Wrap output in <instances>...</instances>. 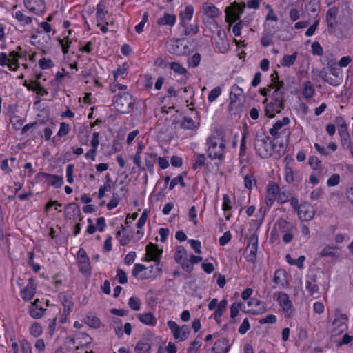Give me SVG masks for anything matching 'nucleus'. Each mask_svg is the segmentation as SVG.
Segmentation results:
<instances>
[{"instance_id":"20e7f679","label":"nucleus","mask_w":353,"mask_h":353,"mask_svg":"<svg viewBox=\"0 0 353 353\" xmlns=\"http://www.w3.org/2000/svg\"><path fill=\"white\" fill-rule=\"evenodd\" d=\"M168 52L177 56L185 55L189 52L188 41L184 39H172L166 43Z\"/></svg>"},{"instance_id":"774afa93","label":"nucleus","mask_w":353,"mask_h":353,"mask_svg":"<svg viewBox=\"0 0 353 353\" xmlns=\"http://www.w3.org/2000/svg\"><path fill=\"white\" fill-rule=\"evenodd\" d=\"M340 181V176L338 174H332L327 181V185L329 187L337 185Z\"/></svg>"},{"instance_id":"79ce46f5","label":"nucleus","mask_w":353,"mask_h":353,"mask_svg":"<svg viewBox=\"0 0 353 353\" xmlns=\"http://www.w3.org/2000/svg\"><path fill=\"white\" fill-rule=\"evenodd\" d=\"M297 58V52H294L290 55H285L281 60V65L283 67L292 66Z\"/></svg>"},{"instance_id":"680f3d73","label":"nucleus","mask_w":353,"mask_h":353,"mask_svg":"<svg viewBox=\"0 0 353 353\" xmlns=\"http://www.w3.org/2000/svg\"><path fill=\"white\" fill-rule=\"evenodd\" d=\"M111 190V184L110 181H106L103 186H101L98 192V198L102 199L104 197L105 192Z\"/></svg>"},{"instance_id":"de8ad7c7","label":"nucleus","mask_w":353,"mask_h":353,"mask_svg":"<svg viewBox=\"0 0 353 353\" xmlns=\"http://www.w3.org/2000/svg\"><path fill=\"white\" fill-rule=\"evenodd\" d=\"M105 14L106 10L105 8L102 5H98L97 11V26H100L101 23L105 22Z\"/></svg>"},{"instance_id":"6ab92c4d","label":"nucleus","mask_w":353,"mask_h":353,"mask_svg":"<svg viewBox=\"0 0 353 353\" xmlns=\"http://www.w3.org/2000/svg\"><path fill=\"white\" fill-rule=\"evenodd\" d=\"M248 306L250 308L247 312L252 314H262L267 310L265 303L257 299H251L248 302Z\"/></svg>"},{"instance_id":"c9c22d12","label":"nucleus","mask_w":353,"mask_h":353,"mask_svg":"<svg viewBox=\"0 0 353 353\" xmlns=\"http://www.w3.org/2000/svg\"><path fill=\"white\" fill-rule=\"evenodd\" d=\"M70 130V126L68 123L62 122L60 123V127L59 129L58 132L57 133L56 136L54 137L52 139V141L53 142L54 145H57V138H61L64 136H66Z\"/></svg>"},{"instance_id":"39448f33","label":"nucleus","mask_w":353,"mask_h":353,"mask_svg":"<svg viewBox=\"0 0 353 353\" xmlns=\"http://www.w3.org/2000/svg\"><path fill=\"white\" fill-rule=\"evenodd\" d=\"M132 97L128 92L119 94L114 101V107L117 112L121 114L128 113L134 104Z\"/></svg>"},{"instance_id":"e433bc0d","label":"nucleus","mask_w":353,"mask_h":353,"mask_svg":"<svg viewBox=\"0 0 353 353\" xmlns=\"http://www.w3.org/2000/svg\"><path fill=\"white\" fill-rule=\"evenodd\" d=\"M157 159V154L155 153H146L145 156V165L150 174H153L154 172V163Z\"/></svg>"},{"instance_id":"9d476101","label":"nucleus","mask_w":353,"mask_h":353,"mask_svg":"<svg viewBox=\"0 0 353 353\" xmlns=\"http://www.w3.org/2000/svg\"><path fill=\"white\" fill-rule=\"evenodd\" d=\"M347 329V317L343 314H336L332 322L330 332L334 336H337Z\"/></svg>"},{"instance_id":"f3484780","label":"nucleus","mask_w":353,"mask_h":353,"mask_svg":"<svg viewBox=\"0 0 353 353\" xmlns=\"http://www.w3.org/2000/svg\"><path fill=\"white\" fill-rule=\"evenodd\" d=\"M297 213L301 221H308L314 218L315 211L314 207L311 204L303 203L299 206Z\"/></svg>"},{"instance_id":"473e14b6","label":"nucleus","mask_w":353,"mask_h":353,"mask_svg":"<svg viewBox=\"0 0 353 353\" xmlns=\"http://www.w3.org/2000/svg\"><path fill=\"white\" fill-rule=\"evenodd\" d=\"M176 21V16L169 13H165L162 17L157 20V24L159 26H173Z\"/></svg>"},{"instance_id":"052dcab7","label":"nucleus","mask_w":353,"mask_h":353,"mask_svg":"<svg viewBox=\"0 0 353 353\" xmlns=\"http://www.w3.org/2000/svg\"><path fill=\"white\" fill-rule=\"evenodd\" d=\"M148 214H149V211L147 209H145L143 210V212H142L140 218L139 219V220L137 223V227L139 229H141L145 224L146 220L148 216Z\"/></svg>"},{"instance_id":"58836bf2","label":"nucleus","mask_w":353,"mask_h":353,"mask_svg":"<svg viewBox=\"0 0 353 353\" xmlns=\"http://www.w3.org/2000/svg\"><path fill=\"white\" fill-rule=\"evenodd\" d=\"M181 127L185 130H189L192 132H194L199 128V123L195 122L190 117H185L181 124Z\"/></svg>"},{"instance_id":"338daca9","label":"nucleus","mask_w":353,"mask_h":353,"mask_svg":"<svg viewBox=\"0 0 353 353\" xmlns=\"http://www.w3.org/2000/svg\"><path fill=\"white\" fill-rule=\"evenodd\" d=\"M276 321V317L274 314H268L265 317L261 318L259 320V323L261 324H266V323H274Z\"/></svg>"},{"instance_id":"37998d69","label":"nucleus","mask_w":353,"mask_h":353,"mask_svg":"<svg viewBox=\"0 0 353 353\" xmlns=\"http://www.w3.org/2000/svg\"><path fill=\"white\" fill-rule=\"evenodd\" d=\"M151 348L150 343L148 341H141L135 346L137 353H149Z\"/></svg>"},{"instance_id":"2f4dec72","label":"nucleus","mask_w":353,"mask_h":353,"mask_svg":"<svg viewBox=\"0 0 353 353\" xmlns=\"http://www.w3.org/2000/svg\"><path fill=\"white\" fill-rule=\"evenodd\" d=\"M13 17L21 26L30 25L32 23V19L27 15L24 11L17 10L13 14Z\"/></svg>"},{"instance_id":"ddd939ff","label":"nucleus","mask_w":353,"mask_h":353,"mask_svg":"<svg viewBox=\"0 0 353 353\" xmlns=\"http://www.w3.org/2000/svg\"><path fill=\"white\" fill-rule=\"evenodd\" d=\"M145 261H154L157 263V266H159V263L162 256L163 250L156 244L149 243L145 248Z\"/></svg>"},{"instance_id":"bb28decb","label":"nucleus","mask_w":353,"mask_h":353,"mask_svg":"<svg viewBox=\"0 0 353 353\" xmlns=\"http://www.w3.org/2000/svg\"><path fill=\"white\" fill-rule=\"evenodd\" d=\"M319 257H332L339 259L341 256L340 249L336 246L326 245L318 252Z\"/></svg>"},{"instance_id":"c85d7f7f","label":"nucleus","mask_w":353,"mask_h":353,"mask_svg":"<svg viewBox=\"0 0 353 353\" xmlns=\"http://www.w3.org/2000/svg\"><path fill=\"white\" fill-rule=\"evenodd\" d=\"M39 299H36L29 307V313L34 319H39L44 314L45 310L39 305Z\"/></svg>"},{"instance_id":"8fccbe9b","label":"nucleus","mask_w":353,"mask_h":353,"mask_svg":"<svg viewBox=\"0 0 353 353\" xmlns=\"http://www.w3.org/2000/svg\"><path fill=\"white\" fill-rule=\"evenodd\" d=\"M256 184V179L252 173L247 174L244 177V185L248 189H252Z\"/></svg>"},{"instance_id":"412c9836","label":"nucleus","mask_w":353,"mask_h":353,"mask_svg":"<svg viewBox=\"0 0 353 353\" xmlns=\"http://www.w3.org/2000/svg\"><path fill=\"white\" fill-rule=\"evenodd\" d=\"M279 188L275 183H269L266 188L265 204L271 207L277 198Z\"/></svg>"},{"instance_id":"393cba45","label":"nucleus","mask_w":353,"mask_h":353,"mask_svg":"<svg viewBox=\"0 0 353 353\" xmlns=\"http://www.w3.org/2000/svg\"><path fill=\"white\" fill-rule=\"evenodd\" d=\"M254 145L258 154L261 157L265 158L271 154L270 143L263 139H256Z\"/></svg>"},{"instance_id":"0eeeda50","label":"nucleus","mask_w":353,"mask_h":353,"mask_svg":"<svg viewBox=\"0 0 353 353\" xmlns=\"http://www.w3.org/2000/svg\"><path fill=\"white\" fill-rule=\"evenodd\" d=\"M245 8V3H232L225 9V21L231 25L239 20Z\"/></svg>"},{"instance_id":"0e129e2a","label":"nucleus","mask_w":353,"mask_h":353,"mask_svg":"<svg viewBox=\"0 0 353 353\" xmlns=\"http://www.w3.org/2000/svg\"><path fill=\"white\" fill-rule=\"evenodd\" d=\"M59 44L62 47V51L63 54H66L68 52V48L70 46V44L72 43L71 39H70L68 37L59 40Z\"/></svg>"},{"instance_id":"f03ea898","label":"nucleus","mask_w":353,"mask_h":353,"mask_svg":"<svg viewBox=\"0 0 353 353\" xmlns=\"http://www.w3.org/2000/svg\"><path fill=\"white\" fill-rule=\"evenodd\" d=\"M207 154L212 160L222 161L225 153L226 141L219 135H212L207 140Z\"/></svg>"},{"instance_id":"423d86ee","label":"nucleus","mask_w":353,"mask_h":353,"mask_svg":"<svg viewBox=\"0 0 353 353\" xmlns=\"http://www.w3.org/2000/svg\"><path fill=\"white\" fill-rule=\"evenodd\" d=\"M292 224L283 219H279L274 224L270 232V242L275 243L279 241L282 235L291 228Z\"/></svg>"},{"instance_id":"9b49d317","label":"nucleus","mask_w":353,"mask_h":353,"mask_svg":"<svg viewBox=\"0 0 353 353\" xmlns=\"http://www.w3.org/2000/svg\"><path fill=\"white\" fill-rule=\"evenodd\" d=\"M274 298L279 303L285 317H290L293 313L294 309L292 301L289 296L283 292H276Z\"/></svg>"},{"instance_id":"69168bd1","label":"nucleus","mask_w":353,"mask_h":353,"mask_svg":"<svg viewBox=\"0 0 353 353\" xmlns=\"http://www.w3.org/2000/svg\"><path fill=\"white\" fill-rule=\"evenodd\" d=\"M305 288L311 295L314 294L319 291L318 285L312 281H307Z\"/></svg>"},{"instance_id":"f8f14e48","label":"nucleus","mask_w":353,"mask_h":353,"mask_svg":"<svg viewBox=\"0 0 353 353\" xmlns=\"http://www.w3.org/2000/svg\"><path fill=\"white\" fill-rule=\"evenodd\" d=\"M19 57H21V55L15 53V51L10 52L8 56L5 52H1L0 65H7L10 70L17 71L19 67L18 62Z\"/></svg>"},{"instance_id":"603ef678","label":"nucleus","mask_w":353,"mask_h":353,"mask_svg":"<svg viewBox=\"0 0 353 353\" xmlns=\"http://www.w3.org/2000/svg\"><path fill=\"white\" fill-rule=\"evenodd\" d=\"M170 68L176 74H185L187 72V70L179 62H171Z\"/></svg>"},{"instance_id":"b1692460","label":"nucleus","mask_w":353,"mask_h":353,"mask_svg":"<svg viewBox=\"0 0 353 353\" xmlns=\"http://www.w3.org/2000/svg\"><path fill=\"white\" fill-rule=\"evenodd\" d=\"M201 12L206 18L213 19L218 17L221 12L214 4L211 3H203L201 8Z\"/></svg>"},{"instance_id":"3c124183","label":"nucleus","mask_w":353,"mask_h":353,"mask_svg":"<svg viewBox=\"0 0 353 353\" xmlns=\"http://www.w3.org/2000/svg\"><path fill=\"white\" fill-rule=\"evenodd\" d=\"M240 310L245 311L243 304L241 303H234L230 306V317L234 319L239 313Z\"/></svg>"},{"instance_id":"c756f323","label":"nucleus","mask_w":353,"mask_h":353,"mask_svg":"<svg viewBox=\"0 0 353 353\" xmlns=\"http://www.w3.org/2000/svg\"><path fill=\"white\" fill-rule=\"evenodd\" d=\"M137 317L143 324L148 326H155L157 322L155 316L150 312L139 314Z\"/></svg>"},{"instance_id":"c03bdc74","label":"nucleus","mask_w":353,"mask_h":353,"mask_svg":"<svg viewBox=\"0 0 353 353\" xmlns=\"http://www.w3.org/2000/svg\"><path fill=\"white\" fill-rule=\"evenodd\" d=\"M308 163L312 170L319 174H321L322 171V165L318 157L314 156L310 157L309 158Z\"/></svg>"},{"instance_id":"4c0bfd02","label":"nucleus","mask_w":353,"mask_h":353,"mask_svg":"<svg viewBox=\"0 0 353 353\" xmlns=\"http://www.w3.org/2000/svg\"><path fill=\"white\" fill-rule=\"evenodd\" d=\"M302 93L305 99H311L314 95L315 89L310 81H307L303 83Z\"/></svg>"},{"instance_id":"2eb2a0df","label":"nucleus","mask_w":353,"mask_h":353,"mask_svg":"<svg viewBox=\"0 0 353 353\" xmlns=\"http://www.w3.org/2000/svg\"><path fill=\"white\" fill-rule=\"evenodd\" d=\"M24 6L30 12L36 15H42L46 12L44 0H23Z\"/></svg>"},{"instance_id":"f704fd0d","label":"nucleus","mask_w":353,"mask_h":353,"mask_svg":"<svg viewBox=\"0 0 353 353\" xmlns=\"http://www.w3.org/2000/svg\"><path fill=\"white\" fill-rule=\"evenodd\" d=\"M83 322L90 327L97 329L101 326L100 319L94 314H88L83 319Z\"/></svg>"},{"instance_id":"864d4df0","label":"nucleus","mask_w":353,"mask_h":353,"mask_svg":"<svg viewBox=\"0 0 353 353\" xmlns=\"http://www.w3.org/2000/svg\"><path fill=\"white\" fill-rule=\"evenodd\" d=\"M216 46L219 52L222 54H225L229 50L228 42L222 38L216 42Z\"/></svg>"},{"instance_id":"ea45409f","label":"nucleus","mask_w":353,"mask_h":353,"mask_svg":"<svg viewBox=\"0 0 353 353\" xmlns=\"http://www.w3.org/2000/svg\"><path fill=\"white\" fill-rule=\"evenodd\" d=\"M296 172H294L291 166L286 165L284 168V177L287 183H292L294 182L297 177H296Z\"/></svg>"},{"instance_id":"4be33fe9","label":"nucleus","mask_w":353,"mask_h":353,"mask_svg":"<svg viewBox=\"0 0 353 353\" xmlns=\"http://www.w3.org/2000/svg\"><path fill=\"white\" fill-rule=\"evenodd\" d=\"M258 250V241L252 238L245 250V257L248 261L254 262L256 259Z\"/></svg>"},{"instance_id":"5701e85b","label":"nucleus","mask_w":353,"mask_h":353,"mask_svg":"<svg viewBox=\"0 0 353 353\" xmlns=\"http://www.w3.org/2000/svg\"><path fill=\"white\" fill-rule=\"evenodd\" d=\"M290 123L288 117H283L281 120L277 121L272 128L270 129V134L275 138L279 137L283 132V128Z\"/></svg>"},{"instance_id":"bf43d9fd","label":"nucleus","mask_w":353,"mask_h":353,"mask_svg":"<svg viewBox=\"0 0 353 353\" xmlns=\"http://www.w3.org/2000/svg\"><path fill=\"white\" fill-rule=\"evenodd\" d=\"M185 28L184 32L185 35H194L199 32V26L197 24H190L183 27Z\"/></svg>"},{"instance_id":"72a5a7b5","label":"nucleus","mask_w":353,"mask_h":353,"mask_svg":"<svg viewBox=\"0 0 353 353\" xmlns=\"http://www.w3.org/2000/svg\"><path fill=\"white\" fill-rule=\"evenodd\" d=\"M129 66L127 63H123L121 65L119 66L116 70L112 72L114 81H118L119 79H124L125 76L128 74Z\"/></svg>"},{"instance_id":"a878e982","label":"nucleus","mask_w":353,"mask_h":353,"mask_svg":"<svg viewBox=\"0 0 353 353\" xmlns=\"http://www.w3.org/2000/svg\"><path fill=\"white\" fill-rule=\"evenodd\" d=\"M194 12V7L192 5H188L185 8L179 12L180 25L182 27H185L188 22H189L193 17Z\"/></svg>"},{"instance_id":"4d7b16f0","label":"nucleus","mask_w":353,"mask_h":353,"mask_svg":"<svg viewBox=\"0 0 353 353\" xmlns=\"http://www.w3.org/2000/svg\"><path fill=\"white\" fill-rule=\"evenodd\" d=\"M41 325L38 323H33L30 327V333L34 337H38L42 334Z\"/></svg>"},{"instance_id":"6e6552de","label":"nucleus","mask_w":353,"mask_h":353,"mask_svg":"<svg viewBox=\"0 0 353 353\" xmlns=\"http://www.w3.org/2000/svg\"><path fill=\"white\" fill-rule=\"evenodd\" d=\"M227 305L228 301L226 299H224L218 302V299L216 298L212 299L208 305L209 310H214L212 317L218 325H221V319L226 310Z\"/></svg>"},{"instance_id":"13d9d810","label":"nucleus","mask_w":353,"mask_h":353,"mask_svg":"<svg viewBox=\"0 0 353 353\" xmlns=\"http://www.w3.org/2000/svg\"><path fill=\"white\" fill-rule=\"evenodd\" d=\"M221 89L219 87H216L212 90L208 97V101L210 103L214 102L221 95Z\"/></svg>"},{"instance_id":"a18cd8bd","label":"nucleus","mask_w":353,"mask_h":353,"mask_svg":"<svg viewBox=\"0 0 353 353\" xmlns=\"http://www.w3.org/2000/svg\"><path fill=\"white\" fill-rule=\"evenodd\" d=\"M285 258L289 264L296 265L299 268H302L303 267V263L305 260V257L303 255L300 256L298 259H294L290 256V254H287Z\"/></svg>"},{"instance_id":"cd10ccee","label":"nucleus","mask_w":353,"mask_h":353,"mask_svg":"<svg viewBox=\"0 0 353 353\" xmlns=\"http://www.w3.org/2000/svg\"><path fill=\"white\" fill-rule=\"evenodd\" d=\"M230 348V343L228 339L221 338L217 340L212 349L213 353H228Z\"/></svg>"},{"instance_id":"dca6fc26","label":"nucleus","mask_w":353,"mask_h":353,"mask_svg":"<svg viewBox=\"0 0 353 353\" xmlns=\"http://www.w3.org/2000/svg\"><path fill=\"white\" fill-rule=\"evenodd\" d=\"M37 179L44 181L48 185H50L57 188L61 187L63 183L62 176L45 172H39L37 174Z\"/></svg>"},{"instance_id":"aec40b11","label":"nucleus","mask_w":353,"mask_h":353,"mask_svg":"<svg viewBox=\"0 0 353 353\" xmlns=\"http://www.w3.org/2000/svg\"><path fill=\"white\" fill-rule=\"evenodd\" d=\"M71 341L75 345V349L79 350L80 348H84L88 345L90 344L92 341V339L85 333L79 332L76 334Z\"/></svg>"},{"instance_id":"7c9ffc66","label":"nucleus","mask_w":353,"mask_h":353,"mask_svg":"<svg viewBox=\"0 0 353 353\" xmlns=\"http://www.w3.org/2000/svg\"><path fill=\"white\" fill-rule=\"evenodd\" d=\"M274 282L278 287L284 288L287 285V274L285 270H278L274 273Z\"/></svg>"},{"instance_id":"5fc2aeb1","label":"nucleus","mask_w":353,"mask_h":353,"mask_svg":"<svg viewBox=\"0 0 353 353\" xmlns=\"http://www.w3.org/2000/svg\"><path fill=\"white\" fill-rule=\"evenodd\" d=\"M128 305L134 311H139L141 309V300L137 296H132L129 299Z\"/></svg>"},{"instance_id":"e2e57ef3","label":"nucleus","mask_w":353,"mask_h":353,"mask_svg":"<svg viewBox=\"0 0 353 353\" xmlns=\"http://www.w3.org/2000/svg\"><path fill=\"white\" fill-rule=\"evenodd\" d=\"M74 165L69 164L66 167V178L68 183L72 184L74 182Z\"/></svg>"},{"instance_id":"4468645a","label":"nucleus","mask_w":353,"mask_h":353,"mask_svg":"<svg viewBox=\"0 0 353 353\" xmlns=\"http://www.w3.org/2000/svg\"><path fill=\"white\" fill-rule=\"evenodd\" d=\"M174 259L179 263L182 268L188 272L192 270V267L188 262L187 252L183 246L179 245L176 247Z\"/></svg>"},{"instance_id":"f257e3e1","label":"nucleus","mask_w":353,"mask_h":353,"mask_svg":"<svg viewBox=\"0 0 353 353\" xmlns=\"http://www.w3.org/2000/svg\"><path fill=\"white\" fill-rule=\"evenodd\" d=\"M271 87L274 90L272 93V101L268 103L265 108V115L268 117H274L276 113H279L283 109V94L280 90L283 83L278 80L276 72L272 74Z\"/></svg>"},{"instance_id":"09e8293b","label":"nucleus","mask_w":353,"mask_h":353,"mask_svg":"<svg viewBox=\"0 0 353 353\" xmlns=\"http://www.w3.org/2000/svg\"><path fill=\"white\" fill-rule=\"evenodd\" d=\"M332 74L334 75L336 77L338 78V79H336L335 81H330L327 80V81L333 85H338L341 83L342 79H343V72L340 69L332 68Z\"/></svg>"},{"instance_id":"49530a36","label":"nucleus","mask_w":353,"mask_h":353,"mask_svg":"<svg viewBox=\"0 0 353 353\" xmlns=\"http://www.w3.org/2000/svg\"><path fill=\"white\" fill-rule=\"evenodd\" d=\"M80 271L85 274H89L90 272V263L89 258L78 260Z\"/></svg>"},{"instance_id":"7ed1b4c3","label":"nucleus","mask_w":353,"mask_h":353,"mask_svg":"<svg viewBox=\"0 0 353 353\" xmlns=\"http://www.w3.org/2000/svg\"><path fill=\"white\" fill-rule=\"evenodd\" d=\"M162 269L159 266L153 265L147 268L143 264L136 263L132 270V274L134 277L139 280L154 279L159 276Z\"/></svg>"},{"instance_id":"1a4fd4ad","label":"nucleus","mask_w":353,"mask_h":353,"mask_svg":"<svg viewBox=\"0 0 353 353\" xmlns=\"http://www.w3.org/2000/svg\"><path fill=\"white\" fill-rule=\"evenodd\" d=\"M167 325L171 330L173 337L176 341H183L188 338L190 330L187 325L179 326L174 321H168Z\"/></svg>"},{"instance_id":"a211bd4d","label":"nucleus","mask_w":353,"mask_h":353,"mask_svg":"<svg viewBox=\"0 0 353 353\" xmlns=\"http://www.w3.org/2000/svg\"><path fill=\"white\" fill-rule=\"evenodd\" d=\"M37 290V284L32 278L28 279V284L21 288L20 295L22 299L25 301H28L32 299Z\"/></svg>"},{"instance_id":"a19ab883","label":"nucleus","mask_w":353,"mask_h":353,"mask_svg":"<svg viewBox=\"0 0 353 353\" xmlns=\"http://www.w3.org/2000/svg\"><path fill=\"white\" fill-rule=\"evenodd\" d=\"M232 209V202L230 198L227 194H223V203H222V210L225 212V219L229 220L231 214L228 213Z\"/></svg>"},{"instance_id":"6e6d98bb","label":"nucleus","mask_w":353,"mask_h":353,"mask_svg":"<svg viewBox=\"0 0 353 353\" xmlns=\"http://www.w3.org/2000/svg\"><path fill=\"white\" fill-rule=\"evenodd\" d=\"M39 66L42 70H46L52 68L54 64L51 59L43 57L39 60Z\"/></svg>"}]
</instances>
